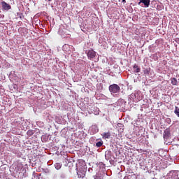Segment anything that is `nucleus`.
<instances>
[{
	"label": "nucleus",
	"instance_id": "obj_1",
	"mask_svg": "<svg viewBox=\"0 0 179 179\" xmlns=\"http://www.w3.org/2000/svg\"><path fill=\"white\" fill-rule=\"evenodd\" d=\"M77 174L79 178H84L86 176V171H87V167H86V164L83 161V166H80V163L76 165Z\"/></svg>",
	"mask_w": 179,
	"mask_h": 179
},
{
	"label": "nucleus",
	"instance_id": "obj_2",
	"mask_svg": "<svg viewBox=\"0 0 179 179\" xmlns=\"http://www.w3.org/2000/svg\"><path fill=\"white\" fill-rule=\"evenodd\" d=\"M141 94V91H135L129 96V103H138V101H141V100H142Z\"/></svg>",
	"mask_w": 179,
	"mask_h": 179
},
{
	"label": "nucleus",
	"instance_id": "obj_3",
	"mask_svg": "<svg viewBox=\"0 0 179 179\" xmlns=\"http://www.w3.org/2000/svg\"><path fill=\"white\" fill-rule=\"evenodd\" d=\"M11 170H13L14 174H20L23 171V164L22 163L14 164L12 166Z\"/></svg>",
	"mask_w": 179,
	"mask_h": 179
},
{
	"label": "nucleus",
	"instance_id": "obj_4",
	"mask_svg": "<svg viewBox=\"0 0 179 179\" xmlns=\"http://www.w3.org/2000/svg\"><path fill=\"white\" fill-rule=\"evenodd\" d=\"M121 88H120V85L117 84H113L109 86V92L110 94H115L117 93H120Z\"/></svg>",
	"mask_w": 179,
	"mask_h": 179
},
{
	"label": "nucleus",
	"instance_id": "obj_5",
	"mask_svg": "<svg viewBox=\"0 0 179 179\" xmlns=\"http://www.w3.org/2000/svg\"><path fill=\"white\" fill-rule=\"evenodd\" d=\"M179 171H170L167 175L166 179H179Z\"/></svg>",
	"mask_w": 179,
	"mask_h": 179
},
{
	"label": "nucleus",
	"instance_id": "obj_6",
	"mask_svg": "<svg viewBox=\"0 0 179 179\" xmlns=\"http://www.w3.org/2000/svg\"><path fill=\"white\" fill-rule=\"evenodd\" d=\"M107 172L103 171H98L96 176H94V179H103L106 177Z\"/></svg>",
	"mask_w": 179,
	"mask_h": 179
},
{
	"label": "nucleus",
	"instance_id": "obj_7",
	"mask_svg": "<svg viewBox=\"0 0 179 179\" xmlns=\"http://www.w3.org/2000/svg\"><path fill=\"white\" fill-rule=\"evenodd\" d=\"M86 54L89 59H93L96 57V52L93 50H89L86 51Z\"/></svg>",
	"mask_w": 179,
	"mask_h": 179
},
{
	"label": "nucleus",
	"instance_id": "obj_8",
	"mask_svg": "<svg viewBox=\"0 0 179 179\" xmlns=\"http://www.w3.org/2000/svg\"><path fill=\"white\" fill-rule=\"evenodd\" d=\"M98 171H106V164L103 162H99L97 164Z\"/></svg>",
	"mask_w": 179,
	"mask_h": 179
},
{
	"label": "nucleus",
	"instance_id": "obj_9",
	"mask_svg": "<svg viewBox=\"0 0 179 179\" xmlns=\"http://www.w3.org/2000/svg\"><path fill=\"white\" fill-rule=\"evenodd\" d=\"M1 6L4 10H9L12 9V6H10L8 3L5 1L1 2Z\"/></svg>",
	"mask_w": 179,
	"mask_h": 179
},
{
	"label": "nucleus",
	"instance_id": "obj_10",
	"mask_svg": "<svg viewBox=\"0 0 179 179\" xmlns=\"http://www.w3.org/2000/svg\"><path fill=\"white\" fill-rule=\"evenodd\" d=\"M90 132L93 134H97L99 132V127L96 125H92L90 129Z\"/></svg>",
	"mask_w": 179,
	"mask_h": 179
},
{
	"label": "nucleus",
	"instance_id": "obj_11",
	"mask_svg": "<svg viewBox=\"0 0 179 179\" xmlns=\"http://www.w3.org/2000/svg\"><path fill=\"white\" fill-rule=\"evenodd\" d=\"M66 29H62V28H59L58 33L60 34V36H62V37L65 38L66 37Z\"/></svg>",
	"mask_w": 179,
	"mask_h": 179
},
{
	"label": "nucleus",
	"instance_id": "obj_12",
	"mask_svg": "<svg viewBox=\"0 0 179 179\" xmlns=\"http://www.w3.org/2000/svg\"><path fill=\"white\" fill-rule=\"evenodd\" d=\"M141 2L143 3L144 8H149L150 6V0H141Z\"/></svg>",
	"mask_w": 179,
	"mask_h": 179
},
{
	"label": "nucleus",
	"instance_id": "obj_13",
	"mask_svg": "<svg viewBox=\"0 0 179 179\" xmlns=\"http://www.w3.org/2000/svg\"><path fill=\"white\" fill-rule=\"evenodd\" d=\"M105 159H106V160H110L111 159V151H110V150L106 151Z\"/></svg>",
	"mask_w": 179,
	"mask_h": 179
},
{
	"label": "nucleus",
	"instance_id": "obj_14",
	"mask_svg": "<svg viewBox=\"0 0 179 179\" xmlns=\"http://www.w3.org/2000/svg\"><path fill=\"white\" fill-rule=\"evenodd\" d=\"M33 177L32 179H43L41 178V173L37 174L36 172H34L32 174Z\"/></svg>",
	"mask_w": 179,
	"mask_h": 179
},
{
	"label": "nucleus",
	"instance_id": "obj_15",
	"mask_svg": "<svg viewBox=\"0 0 179 179\" xmlns=\"http://www.w3.org/2000/svg\"><path fill=\"white\" fill-rule=\"evenodd\" d=\"M133 69H134V71L136 73H139V72H141V68H139V66H138L136 64L134 65Z\"/></svg>",
	"mask_w": 179,
	"mask_h": 179
},
{
	"label": "nucleus",
	"instance_id": "obj_16",
	"mask_svg": "<svg viewBox=\"0 0 179 179\" xmlns=\"http://www.w3.org/2000/svg\"><path fill=\"white\" fill-rule=\"evenodd\" d=\"M102 136L103 139H110V136H111V134H110V132L103 133Z\"/></svg>",
	"mask_w": 179,
	"mask_h": 179
},
{
	"label": "nucleus",
	"instance_id": "obj_17",
	"mask_svg": "<svg viewBox=\"0 0 179 179\" xmlns=\"http://www.w3.org/2000/svg\"><path fill=\"white\" fill-rule=\"evenodd\" d=\"M170 136V132L169 130H165L164 132V139H169V137Z\"/></svg>",
	"mask_w": 179,
	"mask_h": 179
},
{
	"label": "nucleus",
	"instance_id": "obj_18",
	"mask_svg": "<svg viewBox=\"0 0 179 179\" xmlns=\"http://www.w3.org/2000/svg\"><path fill=\"white\" fill-rule=\"evenodd\" d=\"M171 84L173 85V86H177V85H178L177 78H173L171 79Z\"/></svg>",
	"mask_w": 179,
	"mask_h": 179
},
{
	"label": "nucleus",
	"instance_id": "obj_19",
	"mask_svg": "<svg viewBox=\"0 0 179 179\" xmlns=\"http://www.w3.org/2000/svg\"><path fill=\"white\" fill-rule=\"evenodd\" d=\"M62 167V164L61 163H55V168L56 170H59Z\"/></svg>",
	"mask_w": 179,
	"mask_h": 179
},
{
	"label": "nucleus",
	"instance_id": "obj_20",
	"mask_svg": "<svg viewBox=\"0 0 179 179\" xmlns=\"http://www.w3.org/2000/svg\"><path fill=\"white\" fill-rule=\"evenodd\" d=\"M94 115H99L100 114V109H99V108H94Z\"/></svg>",
	"mask_w": 179,
	"mask_h": 179
},
{
	"label": "nucleus",
	"instance_id": "obj_21",
	"mask_svg": "<svg viewBox=\"0 0 179 179\" xmlns=\"http://www.w3.org/2000/svg\"><path fill=\"white\" fill-rule=\"evenodd\" d=\"M174 113L177 117H179V108L178 106L175 107Z\"/></svg>",
	"mask_w": 179,
	"mask_h": 179
},
{
	"label": "nucleus",
	"instance_id": "obj_22",
	"mask_svg": "<svg viewBox=\"0 0 179 179\" xmlns=\"http://www.w3.org/2000/svg\"><path fill=\"white\" fill-rule=\"evenodd\" d=\"M96 146L97 148H101V146H103V142L102 141H99L96 143Z\"/></svg>",
	"mask_w": 179,
	"mask_h": 179
},
{
	"label": "nucleus",
	"instance_id": "obj_23",
	"mask_svg": "<svg viewBox=\"0 0 179 179\" xmlns=\"http://www.w3.org/2000/svg\"><path fill=\"white\" fill-rule=\"evenodd\" d=\"M149 73H150V69H145L144 70V74L145 75H149Z\"/></svg>",
	"mask_w": 179,
	"mask_h": 179
},
{
	"label": "nucleus",
	"instance_id": "obj_24",
	"mask_svg": "<svg viewBox=\"0 0 179 179\" xmlns=\"http://www.w3.org/2000/svg\"><path fill=\"white\" fill-rule=\"evenodd\" d=\"M43 172L45 173V174H49L50 170H48V169H44V170H43Z\"/></svg>",
	"mask_w": 179,
	"mask_h": 179
},
{
	"label": "nucleus",
	"instance_id": "obj_25",
	"mask_svg": "<svg viewBox=\"0 0 179 179\" xmlns=\"http://www.w3.org/2000/svg\"><path fill=\"white\" fill-rule=\"evenodd\" d=\"M60 178H62V179L65 178V174H62V175L60 176Z\"/></svg>",
	"mask_w": 179,
	"mask_h": 179
},
{
	"label": "nucleus",
	"instance_id": "obj_26",
	"mask_svg": "<svg viewBox=\"0 0 179 179\" xmlns=\"http://www.w3.org/2000/svg\"><path fill=\"white\" fill-rule=\"evenodd\" d=\"M166 121H167V122H171V120H170V118H167V119H166Z\"/></svg>",
	"mask_w": 179,
	"mask_h": 179
},
{
	"label": "nucleus",
	"instance_id": "obj_27",
	"mask_svg": "<svg viewBox=\"0 0 179 179\" xmlns=\"http://www.w3.org/2000/svg\"><path fill=\"white\" fill-rule=\"evenodd\" d=\"M66 160H67V162H69V160H71V158H69V157H67Z\"/></svg>",
	"mask_w": 179,
	"mask_h": 179
},
{
	"label": "nucleus",
	"instance_id": "obj_28",
	"mask_svg": "<svg viewBox=\"0 0 179 179\" xmlns=\"http://www.w3.org/2000/svg\"><path fill=\"white\" fill-rule=\"evenodd\" d=\"M122 3H125L127 2V1L126 0H122Z\"/></svg>",
	"mask_w": 179,
	"mask_h": 179
},
{
	"label": "nucleus",
	"instance_id": "obj_29",
	"mask_svg": "<svg viewBox=\"0 0 179 179\" xmlns=\"http://www.w3.org/2000/svg\"><path fill=\"white\" fill-rule=\"evenodd\" d=\"M124 179H129V178L128 176H125Z\"/></svg>",
	"mask_w": 179,
	"mask_h": 179
},
{
	"label": "nucleus",
	"instance_id": "obj_30",
	"mask_svg": "<svg viewBox=\"0 0 179 179\" xmlns=\"http://www.w3.org/2000/svg\"><path fill=\"white\" fill-rule=\"evenodd\" d=\"M64 47H68V45H64L63 46V48H64Z\"/></svg>",
	"mask_w": 179,
	"mask_h": 179
},
{
	"label": "nucleus",
	"instance_id": "obj_31",
	"mask_svg": "<svg viewBox=\"0 0 179 179\" xmlns=\"http://www.w3.org/2000/svg\"><path fill=\"white\" fill-rule=\"evenodd\" d=\"M120 127H122V124H118Z\"/></svg>",
	"mask_w": 179,
	"mask_h": 179
},
{
	"label": "nucleus",
	"instance_id": "obj_32",
	"mask_svg": "<svg viewBox=\"0 0 179 179\" xmlns=\"http://www.w3.org/2000/svg\"><path fill=\"white\" fill-rule=\"evenodd\" d=\"M140 3H142V2H141V0H140V1L138 2V5H140Z\"/></svg>",
	"mask_w": 179,
	"mask_h": 179
},
{
	"label": "nucleus",
	"instance_id": "obj_33",
	"mask_svg": "<svg viewBox=\"0 0 179 179\" xmlns=\"http://www.w3.org/2000/svg\"><path fill=\"white\" fill-rule=\"evenodd\" d=\"M48 1H52V0H48Z\"/></svg>",
	"mask_w": 179,
	"mask_h": 179
}]
</instances>
